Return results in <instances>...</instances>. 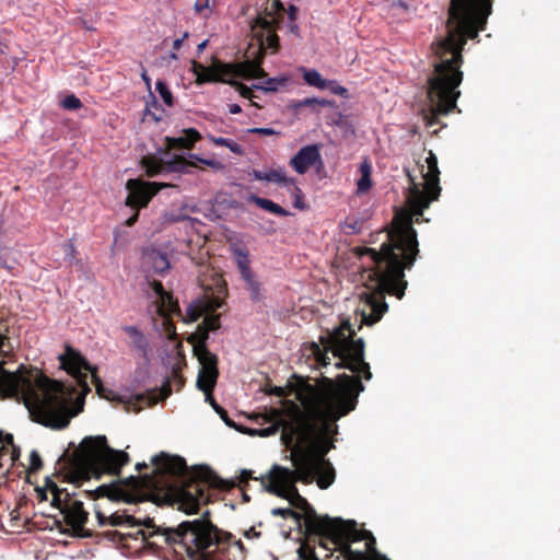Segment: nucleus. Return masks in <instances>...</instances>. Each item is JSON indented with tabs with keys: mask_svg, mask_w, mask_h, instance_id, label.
<instances>
[{
	"mask_svg": "<svg viewBox=\"0 0 560 560\" xmlns=\"http://www.w3.org/2000/svg\"><path fill=\"white\" fill-rule=\"evenodd\" d=\"M326 332L319 338L323 348L316 342L310 347L315 362L327 366L330 360L328 352H331L338 359L336 368L350 370L355 375L322 376L312 384L308 377L293 374L294 382H290L288 387L299 404L284 399L280 409L266 411L264 421L270 425L259 430L260 436H271L281 430L285 447L300 451L325 438L331 421H338L355 409L358 397L365 388L362 378L370 381L373 376L370 364L364 360L365 342L362 338L354 339L355 330L348 319Z\"/></svg>",
	"mask_w": 560,
	"mask_h": 560,
	"instance_id": "1",
	"label": "nucleus"
},
{
	"mask_svg": "<svg viewBox=\"0 0 560 560\" xmlns=\"http://www.w3.org/2000/svg\"><path fill=\"white\" fill-rule=\"evenodd\" d=\"M151 474L130 476L97 487L96 495L112 502L148 501L153 492H165L186 514H196L201 504L210 502V488L228 490L233 482L224 481L208 467L189 469L178 455L161 452L152 458Z\"/></svg>",
	"mask_w": 560,
	"mask_h": 560,
	"instance_id": "2",
	"label": "nucleus"
},
{
	"mask_svg": "<svg viewBox=\"0 0 560 560\" xmlns=\"http://www.w3.org/2000/svg\"><path fill=\"white\" fill-rule=\"evenodd\" d=\"M493 0H451L448 9V33L432 44L433 71L427 80L429 115L427 124H438L440 116L456 108L463 82V49L468 39H474L485 30L492 12Z\"/></svg>",
	"mask_w": 560,
	"mask_h": 560,
	"instance_id": "3",
	"label": "nucleus"
},
{
	"mask_svg": "<svg viewBox=\"0 0 560 560\" xmlns=\"http://www.w3.org/2000/svg\"><path fill=\"white\" fill-rule=\"evenodd\" d=\"M0 393L22 400L33 421L52 429H65L81 410L77 408L74 387L51 380L36 368L21 365L16 372L0 361Z\"/></svg>",
	"mask_w": 560,
	"mask_h": 560,
	"instance_id": "4",
	"label": "nucleus"
},
{
	"mask_svg": "<svg viewBox=\"0 0 560 560\" xmlns=\"http://www.w3.org/2000/svg\"><path fill=\"white\" fill-rule=\"evenodd\" d=\"M352 253L360 260L362 278L372 283L361 294L364 307L369 308L361 311V328L362 325L372 326L381 320L388 308L386 293L398 299L405 295V269L413 265L419 247H352Z\"/></svg>",
	"mask_w": 560,
	"mask_h": 560,
	"instance_id": "5",
	"label": "nucleus"
},
{
	"mask_svg": "<svg viewBox=\"0 0 560 560\" xmlns=\"http://www.w3.org/2000/svg\"><path fill=\"white\" fill-rule=\"evenodd\" d=\"M207 510L200 518L184 521L177 527H160L148 518L141 522L145 529L139 528L135 539H141L148 547H161L163 544L183 549L191 560H213L215 551L228 546L232 534L218 528L210 521Z\"/></svg>",
	"mask_w": 560,
	"mask_h": 560,
	"instance_id": "6",
	"label": "nucleus"
},
{
	"mask_svg": "<svg viewBox=\"0 0 560 560\" xmlns=\"http://www.w3.org/2000/svg\"><path fill=\"white\" fill-rule=\"evenodd\" d=\"M308 463L305 457L302 458L300 469H289L280 465H273L268 475L260 477L259 480L268 493L288 500L290 505L302 511V520L306 532L311 535L319 536L324 540L336 517L318 515L296 488V482L312 483V472Z\"/></svg>",
	"mask_w": 560,
	"mask_h": 560,
	"instance_id": "7",
	"label": "nucleus"
},
{
	"mask_svg": "<svg viewBox=\"0 0 560 560\" xmlns=\"http://www.w3.org/2000/svg\"><path fill=\"white\" fill-rule=\"evenodd\" d=\"M129 462V455L125 451L112 448L105 435L86 436L68 456L62 481L72 483L75 489L92 477L100 479L102 475L119 476L121 468Z\"/></svg>",
	"mask_w": 560,
	"mask_h": 560,
	"instance_id": "8",
	"label": "nucleus"
},
{
	"mask_svg": "<svg viewBox=\"0 0 560 560\" xmlns=\"http://www.w3.org/2000/svg\"><path fill=\"white\" fill-rule=\"evenodd\" d=\"M427 172L423 173V187L416 183L415 178L408 173L409 187L407 195V205L411 215H396L392 222L389 231L386 233V241L381 245H419L417 232L412 226V215L421 217L430 203L436 200L441 194L440 171L438 158L430 152L425 159Z\"/></svg>",
	"mask_w": 560,
	"mask_h": 560,
	"instance_id": "9",
	"label": "nucleus"
},
{
	"mask_svg": "<svg viewBox=\"0 0 560 560\" xmlns=\"http://www.w3.org/2000/svg\"><path fill=\"white\" fill-rule=\"evenodd\" d=\"M218 294L208 293L195 300L187 308V320L196 322L203 316L202 323L197 326L195 332L187 337V342L192 346L194 355L198 359L200 370H218V357L207 346L210 331L221 328V315L215 311L224 305V295L228 292L226 284L217 279Z\"/></svg>",
	"mask_w": 560,
	"mask_h": 560,
	"instance_id": "10",
	"label": "nucleus"
},
{
	"mask_svg": "<svg viewBox=\"0 0 560 560\" xmlns=\"http://www.w3.org/2000/svg\"><path fill=\"white\" fill-rule=\"evenodd\" d=\"M61 366L74 378L78 380V382L83 385L88 390V384H86V373H83V371L90 372L92 377V383L95 386L96 393L110 401H119L124 404L125 410L127 412H139L144 407H151L158 404L160 400H164L167 398L171 393V382L170 380H165L162 384L159 393L158 388L147 390L142 394L132 395L127 399H124L119 397L117 394H115L112 389L106 388L103 385V382L101 377L97 375V370L95 366L91 365L89 361L81 355L80 352L74 350L73 348L67 346L66 352L59 357Z\"/></svg>",
	"mask_w": 560,
	"mask_h": 560,
	"instance_id": "11",
	"label": "nucleus"
},
{
	"mask_svg": "<svg viewBox=\"0 0 560 560\" xmlns=\"http://www.w3.org/2000/svg\"><path fill=\"white\" fill-rule=\"evenodd\" d=\"M46 487L50 490L52 508L59 510L62 520H56L55 524L60 534L77 538H94V530L85 528L89 521V512L84 509L82 498L96 500V490L75 491L60 488L50 477L46 478Z\"/></svg>",
	"mask_w": 560,
	"mask_h": 560,
	"instance_id": "12",
	"label": "nucleus"
},
{
	"mask_svg": "<svg viewBox=\"0 0 560 560\" xmlns=\"http://www.w3.org/2000/svg\"><path fill=\"white\" fill-rule=\"evenodd\" d=\"M337 421H331L328 427V433L325 438L314 442L311 445L301 447L300 451H292L291 459L294 468L300 469L302 458H306L311 466L312 482L316 480L318 488H329L336 478L335 469L331 463L325 458L326 454L334 447L330 436L338 431Z\"/></svg>",
	"mask_w": 560,
	"mask_h": 560,
	"instance_id": "13",
	"label": "nucleus"
},
{
	"mask_svg": "<svg viewBox=\"0 0 560 560\" xmlns=\"http://www.w3.org/2000/svg\"><path fill=\"white\" fill-rule=\"evenodd\" d=\"M261 58L255 61H245L240 63H223L213 59L210 67H206L198 61L191 62V70L196 74V83L203 84L208 82H225L233 78L260 79L266 77L261 68Z\"/></svg>",
	"mask_w": 560,
	"mask_h": 560,
	"instance_id": "14",
	"label": "nucleus"
},
{
	"mask_svg": "<svg viewBox=\"0 0 560 560\" xmlns=\"http://www.w3.org/2000/svg\"><path fill=\"white\" fill-rule=\"evenodd\" d=\"M331 544H345L365 540L366 556L369 560L374 557V552H380L376 549V540L373 534L366 529H359L355 521H345L336 517L334 525L328 532L326 538Z\"/></svg>",
	"mask_w": 560,
	"mask_h": 560,
	"instance_id": "15",
	"label": "nucleus"
},
{
	"mask_svg": "<svg viewBox=\"0 0 560 560\" xmlns=\"http://www.w3.org/2000/svg\"><path fill=\"white\" fill-rule=\"evenodd\" d=\"M278 25L279 23H275L273 20H269L267 16L255 18L250 27L260 51L270 49L272 52H277L279 50L280 42L277 35ZM264 52H261V55Z\"/></svg>",
	"mask_w": 560,
	"mask_h": 560,
	"instance_id": "16",
	"label": "nucleus"
},
{
	"mask_svg": "<svg viewBox=\"0 0 560 560\" xmlns=\"http://www.w3.org/2000/svg\"><path fill=\"white\" fill-rule=\"evenodd\" d=\"M166 186L165 184L145 183L141 179H129L126 185L129 191L126 205L136 210L147 207L161 188Z\"/></svg>",
	"mask_w": 560,
	"mask_h": 560,
	"instance_id": "17",
	"label": "nucleus"
},
{
	"mask_svg": "<svg viewBox=\"0 0 560 560\" xmlns=\"http://www.w3.org/2000/svg\"><path fill=\"white\" fill-rule=\"evenodd\" d=\"M233 249L237 268L243 280L246 282V288L249 291L250 299L255 302L260 301L262 298L260 283L255 279V275L249 268L246 247H233Z\"/></svg>",
	"mask_w": 560,
	"mask_h": 560,
	"instance_id": "18",
	"label": "nucleus"
},
{
	"mask_svg": "<svg viewBox=\"0 0 560 560\" xmlns=\"http://www.w3.org/2000/svg\"><path fill=\"white\" fill-rule=\"evenodd\" d=\"M165 155L170 159L165 160H154V159H145L144 164L147 167V174L149 176H155L160 174L163 171H171V172H185L188 167L196 166V163L187 160L185 156L182 155H170L168 152L165 153Z\"/></svg>",
	"mask_w": 560,
	"mask_h": 560,
	"instance_id": "19",
	"label": "nucleus"
},
{
	"mask_svg": "<svg viewBox=\"0 0 560 560\" xmlns=\"http://www.w3.org/2000/svg\"><path fill=\"white\" fill-rule=\"evenodd\" d=\"M320 144H308L301 148L290 160V166L299 174H305L312 166L322 164Z\"/></svg>",
	"mask_w": 560,
	"mask_h": 560,
	"instance_id": "20",
	"label": "nucleus"
},
{
	"mask_svg": "<svg viewBox=\"0 0 560 560\" xmlns=\"http://www.w3.org/2000/svg\"><path fill=\"white\" fill-rule=\"evenodd\" d=\"M143 265L148 271L163 276L171 267L166 253L156 247H147L142 255Z\"/></svg>",
	"mask_w": 560,
	"mask_h": 560,
	"instance_id": "21",
	"label": "nucleus"
},
{
	"mask_svg": "<svg viewBox=\"0 0 560 560\" xmlns=\"http://www.w3.org/2000/svg\"><path fill=\"white\" fill-rule=\"evenodd\" d=\"M201 139L200 133L195 128H188L179 137H166L165 145L170 150H191L197 141Z\"/></svg>",
	"mask_w": 560,
	"mask_h": 560,
	"instance_id": "22",
	"label": "nucleus"
},
{
	"mask_svg": "<svg viewBox=\"0 0 560 560\" xmlns=\"http://www.w3.org/2000/svg\"><path fill=\"white\" fill-rule=\"evenodd\" d=\"M95 516L100 526H121L128 524L130 526H140L141 521L137 520L133 515L128 514L126 511L122 513L115 512L106 516L103 512L96 511Z\"/></svg>",
	"mask_w": 560,
	"mask_h": 560,
	"instance_id": "23",
	"label": "nucleus"
},
{
	"mask_svg": "<svg viewBox=\"0 0 560 560\" xmlns=\"http://www.w3.org/2000/svg\"><path fill=\"white\" fill-rule=\"evenodd\" d=\"M253 175L258 180H266L269 183H276L284 187L293 186L298 191L300 189L295 187L294 178L288 177L285 172L281 168L279 170H270L268 172L257 171L253 172Z\"/></svg>",
	"mask_w": 560,
	"mask_h": 560,
	"instance_id": "24",
	"label": "nucleus"
},
{
	"mask_svg": "<svg viewBox=\"0 0 560 560\" xmlns=\"http://www.w3.org/2000/svg\"><path fill=\"white\" fill-rule=\"evenodd\" d=\"M334 102L318 98V97H307L304 100H292L288 104V108L292 110L294 114H299L303 108H308L312 113H318L319 107H328L332 106Z\"/></svg>",
	"mask_w": 560,
	"mask_h": 560,
	"instance_id": "25",
	"label": "nucleus"
},
{
	"mask_svg": "<svg viewBox=\"0 0 560 560\" xmlns=\"http://www.w3.org/2000/svg\"><path fill=\"white\" fill-rule=\"evenodd\" d=\"M158 313L162 317L176 315L183 318L184 322L189 323L187 320V314L185 317L182 315L178 302L174 299L171 292H166L162 298L158 299Z\"/></svg>",
	"mask_w": 560,
	"mask_h": 560,
	"instance_id": "26",
	"label": "nucleus"
},
{
	"mask_svg": "<svg viewBox=\"0 0 560 560\" xmlns=\"http://www.w3.org/2000/svg\"><path fill=\"white\" fill-rule=\"evenodd\" d=\"M218 376L219 370H200L198 373L197 387L202 390L208 398H211Z\"/></svg>",
	"mask_w": 560,
	"mask_h": 560,
	"instance_id": "27",
	"label": "nucleus"
},
{
	"mask_svg": "<svg viewBox=\"0 0 560 560\" xmlns=\"http://www.w3.org/2000/svg\"><path fill=\"white\" fill-rule=\"evenodd\" d=\"M122 330L130 337L132 348L145 357L149 350V341L143 332L136 326H124Z\"/></svg>",
	"mask_w": 560,
	"mask_h": 560,
	"instance_id": "28",
	"label": "nucleus"
},
{
	"mask_svg": "<svg viewBox=\"0 0 560 560\" xmlns=\"http://www.w3.org/2000/svg\"><path fill=\"white\" fill-rule=\"evenodd\" d=\"M303 80L310 86L317 88L319 90H325L330 86L334 81L326 80L322 77V74L315 69H302Z\"/></svg>",
	"mask_w": 560,
	"mask_h": 560,
	"instance_id": "29",
	"label": "nucleus"
},
{
	"mask_svg": "<svg viewBox=\"0 0 560 560\" xmlns=\"http://www.w3.org/2000/svg\"><path fill=\"white\" fill-rule=\"evenodd\" d=\"M283 12L284 5L281 0H271L270 5L266 7L264 12L258 13L257 16H267L269 20H273L275 23H279Z\"/></svg>",
	"mask_w": 560,
	"mask_h": 560,
	"instance_id": "30",
	"label": "nucleus"
},
{
	"mask_svg": "<svg viewBox=\"0 0 560 560\" xmlns=\"http://www.w3.org/2000/svg\"><path fill=\"white\" fill-rule=\"evenodd\" d=\"M361 177L358 180V192H365L372 186L371 173L372 166L368 161H364L360 165Z\"/></svg>",
	"mask_w": 560,
	"mask_h": 560,
	"instance_id": "31",
	"label": "nucleus"
},
{
	"mask_svg": "<svg viewBox=\"0 0 560 560\" xmlns=\"http://www.w3.org/2000/svg\"><path fill=\"white\" fill-rule=\"evenodd\" d=\"M255 202L259 208L269 211L270 213H273L276 215L285 217L288 214L287 210H284L281 206H279L278 203L273 202L270 199L256 197Z\"/></svg>",
	"mask_w": 560,
	"mask_h": 560,
	"instance_id": "32",
	"label": "nucleus"
},
{
	"mask_svg": "<svg viewBox=\"0 0 560 560\" xmlns=\"http://www.w3.org/2000/svg\"><path fill=\"white\" fill-rule=\"evenodd\" d=\"M94 537H101V538L107 539L113 542H124L128 538L135 539V533L133 534H131V533L121 534L120 532H118L116 529H110V530H105L103 533L94 532Z\"/></svg>",
	"mask_w": 560,
	"mask_h": 560,
	"instance_id": "33",
	"label": "nucleus"
},
{
	"mask_svg": "<svg viewBox=\"0 0 560 560\" xmlns=\"http://www.w3.org/2000/svg\"><path fill=\"white\" fill-rule=\"evenodd\" d=\"M350 544L351 542L332 545L342 550L346 560H369V556H366L365 552L352 550Z\"/></svg>",
	"mask_w": 560,
	"mask_h": 560,
	"instance_id": "34",
	"label": "nucleus"
},
{
	"mask_svg": "<svg viewBox=\"0 0 560 560\" xmlns=\"http://www.w3.org/2000/svg\"><path fill=\"white\" fill-rule=\"evenodd\" d=\"M210 140L215 144L220 147H226L229 148L233 153H236L238 155H242L244 153L243 148L235 141L222 138V137H210Z\"/></svg>",
	"mask_w": 560,
	"mask_h": 560,
	"instance_id": "35",
	"label": "nucleus"
},
{
	"mask_svg": "<svg viewBox=\"0 0 560 560\" xmlns=\"http://www.w3.org/2000/svg\"><path fill=\"white\" fill-rule=\"evenodd\" d=\"M192 249H196V253L191 250L189 253L190 259L197 265V266H207L210 261V253L208 250H203L206 247H191Z\"/></svg>",
	"mask_w": 560,
	"mask_h": 560,
	"instance_id": "36",
	"label": "nucleus"
},
{
	"mask_svg": "<svg viewBox=\"0 0 560 560\" xmlns=\"http://www.w3.org/2000/svg\"><path fill=\"white\" fill-rule=\"evenodd\" d=\"M273 516H280L282 518H293L299 525L301 524L302 514L290 508H275L271 510Z\"/></svg>",
	"mask_w": 560,
	"mask_h": 560,
	"instance_id": "37",
	"label": "nucleus"
},
{
	"mask_svg": "<svg viewBox=\"0 0 560 560\" xmlns=\"http://www.w3.org/2000/svg\"><path fill=\"white\" fill-rule=\"evenodd\" d=\"M207 400L210 402L211 407L220 416V418L225 422L226 425H229L231 428H235V423L229 417L228 411L215 401V399L213 398L212 395H211V398L207 397Z\"/></svg>",
	"mask_w": 560,
	"mask_h": 560,
	"instance_id": "38",
	"label": "nucleus"
},
{
	"mask_svg": "<svg viewBox=\"0 0 560 560\" xmlns=\"http://www.w3.org/2000/svg\"><path fill=\"white\" fill-rule=\"evenodd\" d=\"M156 91L159 92L160 96L162 97V100L164 101V103L167 106H173L174 105V97H173V94L170 91L166 82H164L162 80H158V82H156Z\"/></svg>",
	"mask_w": 560,
	"mask_h": 560,
	"instance_id": "39",
	"label": "nucleus"
},
{
	"mask_svg": "<svg viewBox=\"0 0 560 560\" xmlns=\"http://www.w3.org/2000/svg\"><path fill=\"white\" fill-rule=\"evenodd\" d=\"M224 83H228L231 86H233L241 94V96H243L245 98L252 100L253 96H254L252 89L246 86L245 84L238 82V81L229 79Z\"/></svg>",
	"mask_w": 560,
	"mask_h": 560,
	"instance_id": "40",
	"label": "nucleus"
},
{
	"mask_svg": "<svg viewBox=\"0 0 560 560\" xmlns=\"http://www.w3.org/2000/svg\"><path fill=\"white\" fill-rule=\"evenodd\" d=\"M163 329L167 335V338L172 341L177 340L176 326L172 320V316L163 317Z\"/></svg>",
	"mask_w": 560,
	"mask_h": 560,
	"instance_id": "41",
	"label": "nucleus"
},
{
	"mask_svg": "<svg viewBox=\"0 0 560 560\" xmlns=\"http://www.w3.org/2000/svg\"><path fill=\"white\" fill-rule=\"evenodd\" d=\"M61 104L68 110H75L82 107V102L74 94L67 95Z\"/></svg>",
	"mask_w": 560,
	"mask_h": 560,
	"instance_id": "42",
	"label": "nucleus"
},
{
	"mask_svg": "<svg viewBox=\"0 0 560 560\" xmlns=\"http://www.w3.org/2000/svg\"><path fill=\"white\" fill-rule=\"evenodd\" d=\"M249 479H255V480H257L258 478L253 477V471H252V470L243 469V470L241 471L240 477H238V481H237V482L232 481V482L234 483V485H233V487H232V489H233L235 486H238V487L244 488L245 486H247V485H248ZM226 481H228V482H230L229 480H226ZM230 490H231V488H230ZM226 491H229V489H228Z\"/></svg>",
	"mask_w": 560,
	"mask_h": 560,
	"instance_id": "43",
	"label": "nucleus"
},
{
	"mask_svg": "<svg viewBox=\"0 0 560 560\" xmlns=\"http://www.w3.org/2000/svg\"><path fill=\"white\" fill-rule=\"evenodd\" d=\"M43 466V462L40 455L37 451H32L30 454V467L28 472H35L39 470Z\"/></svg>",
	"mask_w": 560,
	"mask_h": 560,
	"instance_id": "44",
	"label": "nucleus"
},
{
	"mask_svg": "<svg viewBox=\"0 0 560 560\" xmlns=\"http://www.w3.org/2000/svg\"><path fill=\"white\" fill-rule=\"evenodd\" d=\"M299 558L300 560H319L314 550H306L302 547L299 549Z\"/></svg>",
	"mask_w": 560,
	"mask_h": 560,
	"instance_id": "45",
	"label": "nucleus"
},
{
	"mask_svg": "<svg viewBox=\"0 0 560 560\" xmlns=\"http://www.w3.org/2000/svg\"><path fill=\"white\" fill-rule=\"evenodd\" d=\"M20 456H21L20 447L14 445V443L12 445H10V447H9V460H10L11 465H14L15 462L20 458Z\"/></svg>",
	"mask_w": 560,
	"mask_h": 560,
	"instance_id": "46",
	"label": "nucleus"
},
{
	"mask_svg": "<svg viewBox=\"0 0 560 560\" xmlns=\"http://www.w3.org/2000/svg\"><path fill=\"white\" fill-rule=\"evenodd\" d=\"M250 133L260 135V136H273L279 135L278 131H276L272 128H252L248 130Z\"/></svg>",
	"mask_w": 560,
	"mask_h": 560,
	"instance_id": "47",
	"label": "nucleus"
},
{
	"mask_svg": "<svg viewBox=\"0 0 560 560\" xmlns=\"http://www.w3.org/2000/svg\"><path fill=\"white\" fill-rule=\"evenodd\" d=\"M254 88L261 89L265 92H273V91L277 90V80L276 79H268L266 81V85L265 86L254 85Z\"/></svg>",
	"mask_w": 560,
	"mask_h": 560,
	"instance_id": "48",
	"label": "nucleus"
},
{
	"mask_svg": "<svg viewBox=\"0 0 560 560\" xmlns=\"http://www.w3.org/2000/svg\"><path fill=\"white\" fill-rule=\"evenodd\" d=\"M0 444L7 445L10 447V445L13 444V435L11 433H4L3 431H0Z\"/></svg>",
	"mask_w": 560,
	"mask_h": 560,
	"instance_id": "49",
	"label": "nucleus"
},
{
	"mask_svg": "<svg viewBox=\"0 0 560 560\" xmlns=\"http://www.w3.org/2000/svg\"><path fill=\"white\" fill-rule=\"evenodd\" d=\"M151 287H152L153 291L156 293L158 299L162 298L164 295V293L167 292L164 290V287H163L162 282H160V281H156V280L152 281Z\"/></svg>",
	"mask_w": 560,
	"mask_h": 560,
	"instance_id": "50",
	"label": "nucleus"
},
{
	"mask_svg": "<svg viewBox=\"0 0 560 560\" xmlns=\"http://www.w3.org/2000/svg\"><path fill=\"white\" fill-rule=\"evenodd\" d=\"M209 7L210 0H196L194 8L197 13H201L205 9H208Z\"/></svg>",
	"mask_w": 560,
	"mask_h": 560,
	"instance_id": "51",
	"label": "nucleus"
},
{
	"mask_svg": "<svg viewBox=\"0 0 560 560\" xmlns=\"http://www.w3.org/2000/svg\"><path fill=\"white\" fill-rule=\"evenodd\" d=\"M298 12H299V10H298V8H296L295 5L291 4V5L289 7V10H288V18H289V21H290V22H295V21H296V19H298Z\"/></svg>",
	"mask_w": 560,
	"mask_h": 560,
	"instance_id": "52",
	"label": "nucleus"
},
{
	"mask_svg": "<svg viewBox=\"0 0 560 560\" xmlns=\"http://www.w3.org/2000/svg\"><path fill=\"white\" fill-rule=\"evenodd\" d=\"M334 83L330 84V89L332 91V93L337 94V95H346L348 90L341 85H332Z\"/></svg>",
	"mask_w": 560,
	"mask_h": 560,
	"instance_id": "53",
	"label": "nucleus"
},
{
	"mask_svg": "<svg viewBox=\"0 0 560 560\" xmlns=\"http://www.w3.org/2000/svg\"><path fill=\"white\" fill-rule=\"evenodd\" d=\"M269 393L277 397H285L287 396L285 389L282 387H279V386L272 387Z\"/></svg>",
	"mask_w": 560,
	"mask_h": 560,
	"instance_id": "54",
	"label": "nucleus"
},
{
	"mask_svg": "<svg viewBox=\"0 0 560 560\" xmlns=\"http://www.w3.org/2000/svg\"><path fill=\"white\" fill-rule=\"evenodd\" d=\"M190 158H194L196 159L198 162L205 164V165H208V166H211V167H214L215 165H218L219 163L213 161V160H206V159H201V158H198L196 155H190Z\"/></svg>",
	"mask_w": 560,
	"mask_h": 560,
	"instance_id": "55",
	"label": "nucleus"
},
{
	"mask_svg": "<svg viewBox=\"0 0 560 560\" xmlns=\"http://www.w3.org/2000/svg\"><path fill=\"white\" fill-rule=\"evenodd\" d=\"M188 37V33H185L182 38H177L173 42V49L179 50L185 38Z\"/></svg>",
	"mask_w": 560,
	"mask_h": 560,
	"instance_id": "56",
	"label": "nucleus"
},
{
	"mask_svg": "<svg viewBox=\"0 0 560 560\" xmlns=\"http://www.w3.org/2000/svg\"><path fill=\"white\" fill-rule=\"evenodd\" d=\"M47 491L50 492V490L46 487V485L44 486L43 489H37V493H38V498L43 501V500H47Z\"/></svg>",
	"mask_w": 560,
	"mask_h": 560,
	"instance_id": "57",
	"label": "nucleus"
},
{
	"mask_svg": "<svg viewBox=\"0 0 560 560\" xmlns=\"http://www.w3.org/2000/svg\"><path fill=\"white\" fill-rule=\"evenodd\" d=\"M141 78L144 81L147 88L150 89V86H151V79L148 75V72H147V70L144 68H142Z\"/></svg>",
	"mask_w": 560,
	"mask_h": 560,
	"instance_id": "58",
	"label": "nucleus"
},
{
	"mask_svg": "<svg viewBox=\"0 0 560 560\" xmlns=\"http://www.w3.org/2000/svg\"><path fill=\"white\" fill-rule=\"evenodd\" d=\"M289 31L291 33H293L294 35L299 36L300 35V27L299 25L295 23V22H290L289 24Z\"/></svg>",
	"mask_w": 560,
	"mask_h": 560,
	"instance_id": "59",
	"label": "nucleus"
},
{
	"mask_svg": "<svg viewBox=\"0 0 560 560\" xmlns=\"http://www.w3.org/2000/svg\"><path fill=\"white\" fill-rule=\"evenodd\" d=\"M138 217H139V210H137L133 215H131L130 218L127 219L126 224L128 226L133 225L137 222Z\"/></svg>",
	"mask_w": 560,
	"mask_h": 560,
	"instance_id": "60",
	"label": "nucleus"
},
{
	"mask_svg": "<svg viewBox=\"0 0 560 560\" xmlns=\"http://www.w3.org/2000/svg\"><path fill=\"white\" fill-rule=\"evenodd\" d=\"M229 110L231 114H240L242 112V107L238 104H231Z\"/></svg>",
	"mask_w": 560,
	"mask_h": 560,
	"instance_id": "61",
	"label": "nucleus"
},
{
	"mask_svg": "<svg viewBox=\"0 0 560 560\" xmlns=\"http://www.w3.org/2000/svg\"><path fill=\"white\" fill-rule=\"evenodd\" d=\"M5 456H9V447L7 445L0 446V460H2Z\"/></svg>",
	"mask_w": 560,
	"mask_h": 560,
	"instance_id": "62",
	"label": "nucleus"
},
{
	"mask_svg": "<svg viewBox=\"0 0 560 560\" xmlns=\"http://www.w3.org/2000/svg\"><path fill=\"white\" fill-rule=\"evenodd\" d=\"M370 560H389V559L381 552H374V557Z\"/></svg>",
	"mask_w": 560,
	"mask_h": 560,
	"instance_id": "63",
	"label": "nucleus"
},
{
	"mask_svg": "<svg viewBox=\"0 0 560 560\" xmlns=\"http://www.w3.org/2000/svg\"><path fill=\"white\" fill-rule=\"evenodd\" d=\"M147 467H148V465H147L145 463H138V464L136 465V469H137L138 471H141L142 469H144V468H147Z\"/></svg>",
	"mask_w": 560,
	"mask_h": 560,
	"instance_id": "64",
	"label": "nucleus"
}]
</instances>
